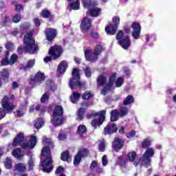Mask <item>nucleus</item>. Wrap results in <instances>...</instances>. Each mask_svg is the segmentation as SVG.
<instances>
[{"mask_svg":"<svg viewBox=\"0 0 176 176\" xmlns=\"http://www.w3.org/2000/svg\"><path fill=\"white\" fill-rule=\"evenodd\" d=\"M105 31L108 35H115L116 34V31H118V28L116 25L111 24L105 28Z\"/></svg>","mask_w":176,"mask_h":176,"instance_id":"obj_23","label":"nucleus"},{"mask_svg":"<svg viewBox=\"0 0 176 176\" xmlns=\"http://www.w3.org/2000/svg\"><path fill=\"white\" fill-rule=\"evenodd\" d=\"M98 149L100 152H104L105 151V140H102L99 144Z\"/></svg>","mask_w":176,"mask_h":176,"instance_id":"obj_42","label":"nucleus"},{"mask_svg":"<svg viewBox=\"0 0 176 176\" xmlns=\"http://www.w3.org/2000/svg\"><path fill=\"white\" fill-rule=\"evenodd\" d=\"M91 36H92V38H98V32H92V33H91Z\"/></svg>","mask_w":176,"mask_h":176,"instance_id":"obj_64","label":"nucleus"},{"mask_svg":"<svg viewBox=\"0 0 176 176\" xmlns=\"http://www.w3.org/2000/svg\"><path fill=\"white\" fill-rule=\"evenodd\" d=\"M45 80V74L41 72H38L35 77L34 81L35 83H41V82H43Z\"/></svg>","mask_w":176,"mask_h":176,"instance_id":"obj_24","label":"nucleus"},{"mask_svg":"<svg viewBox=\"0 0 176 176\" xmlns=\"http://www.w3.org/2000/svg\"><path fill=\"white\" fill-rule=\"evenodd\" d=\"M101 52H102V46L101 45H97L94 52L91 50H87L85 51V58L88 61L94 62L98 59V56H100Z\"/></svg>","mask_w":176,"mask_h":176,"instance_id":"obj_5","label":"nucleus"},{"mask_svg":"<svg viewBox=\"0 0 176 176\" xmlns=\"http://www.w3.org/2000/svg\"><path fill=\"white\" fill-rule=\"evenodd\" d=\"M120 116L119 114V111L118 110H113L111 112V122H116L118 120V118H120Z\"/></svg>","mask_w":176,"mask_h":176,"instance_id":"obj_26","label":"nucleus"},{"mask_svg":"<svg viewBox=\"0 0 176 176\" xmlns=\"http://www.w3.org/2000/svg\"><path fill=\"white\" fill-rule=\"evenodd\" d=\"M1 76L4 79L9 78V72L8 71L7 69H3V71L1 72Z\"/></svg>","mask_w":176,"mask_h":176,"instance_id":"obj_47","label":"nucleus"},{"mask_svg":"<svg viewBox=\"0 0 176 176\" xmlns=\"http://www.w3.org/2000/svg\"><path fill=\"white\" fill-rule=\"evenodd\" d=\"M52 153L49 147H44L41 151V166L44 173H50L53 170L52 165Z\"/></svg>","mask_w":176,"mask_h":176,"instance_id":"obj_3","label":"nucleus"},{"mask_svg":"<svg viewBox=\"0 0 176 176\" xmlns=\"http://www.w3.org/2000/svg\"><path fill=\"white\" fill-rule=\"evenodd\" d=\"M116 38L117 39H120V41H122V39L124 38V36L123 35V31L120 30L117 34Z\"/></svg>","mask_w":176,"mask_h":176,"instance_id":"obj_52","label":"nucleus"},{"mask_svg":"<svg viewBox=\"0 0 176 176\" xmlns=\"http://www.w3.org/2000/svg\"><path fill=\"white\" fill-rule=\"evenodd\" d=\"M45 35L47 39L50 42L57 36V32L55 29L47 28L45 30Z\"/></svg>","mask_w":176,"mask_h":176,"instance_id":"obj_19","label":"nucleus"},{"mask_svg":"<svg viewBox=\"0 0 176 176\" xmlns=\"http://www.w3.org/2000/svg\"><path fill=\"white\" fill-rule=\"evenodd\" d=\"M34 23L36 27H39V25H41V21L38 18L34 19Z\"/></svg>","mask_w":176,"mask_h":176,"instance_id":"obj_61","label":"nucleus"},{"mask_svg":"<svg viewBox=\"0 0 176 176\" xmlns=\"http://www.w3.org/2000/svg\"><path fill=\"white\" fill-rule=\"evenodd\" d=\"M85 114V109L80 108L77 111V118L76 120L80 122V120H83V115Z\"/></svg>","mask_w":176,"mask_h":176,"instance_id":"obj_30","label":"nucleus"},{"mask_svg":"<svg viewBox=\"0 0 176 176\" xmlns=\"http://www.w3.org/2000/svg\"><path fill=\"white\" fill-rule=\"evenodd\" d=\"M64 172V168L63 166H59L56 170V174H61V173Z\"/></svg>","mask_w":176,"mask_h":176,"instance_id":"obj_59","label":"nucleus"},{"mask_svg":"<svg viewBox=\"0 0 176 176\" xmlns=\"http://www.w3.org/2000/svg\"><path fill=\"white\" fill-rule=\"evenodd\" d=\"M96 167H98V164H97V162L94 161L90 166V168L91 170H94Z\"/></svg>","mask_w":176,"mask_h":176,"instance_id":"obj_57","label":"nucleus"},{"mask_svg":"<svg viewBox=\"0 0 176 176\" xmlns=\"http://www.w3.org/2000/svg\"><path fill=\"white\" fill-rule=\"evenodd\" d=\"M90 27H91V21L87 17H85L80 25V30L82 32H86L88 30H90Z\"/></svg>","mask_w":176,"mask_h":176,"instance_id":"obj_16","label":"nucleus"},{"mask_svg":"<svg viewBox=\"0 0 176 176\" xmlns=\"http://www.w3.org/2000/svg\"><path fill=\"white\" fill-rule=\"evenodd\" d=\"M19 57L16 54H12L9 60L10 65H13Z\"/></svg>","mask_w":176,"mask_h":176,"instance_id":"obj_40","label":"nucleus"},{"mask_svg":"<svg viewBox=\"0 0 176 176\" xmlns=\"http://www.w3.org/2000/svg\"><path fill=\"white\" fill-rule=\"evenodd\" d=\"M25 47L19 46L17 49L18 53L21 54L23 52H27L30 54H35L38 52V45L35 44V40L32 38V32H29L25 34L23 38Z\"/></svg>","mask_w":176,"mask_h":176,"instance_id":"obj_2","label":"nucleus"},{"mask_svg":"<svg viewBox=\"0 0 176 176\" xmlns=\"http://www.w3.org/2000/svg\"><path fill=\"white\" fill-rule=\"evenodd\" d=\"M123 144H124V142L123 140L116 138L112 144L113 151L118 152V151H120V149H122V148H123Z\"/></svg>","mask_w":176,"mask_h":176,"instance_id":"obj_17","label":"nucleus"},{"mask_svg":"<svg viewBox=\"0 0 176 176\" xmlns=\"http://www.w3.org/2000/svg\"><path fill=\"white\" fill-rule=\"evenodd\" d=\"M63 113H64L63 107L56 106L52 116V124L54 126H60V124H63V120H64Z\"/></svg>","mask_w":176,"mask_h":176,"instance_id":"obj_6","label":"nucleus"},{"mask_svg":"<svg viewBox=\"0 0 176 176\" xmlns=\"http://www.w3.org/2000/svg\"><path fill=\"white\" fill-rule=\"evenodd\" d=\"M72 78L70 80L69 87L72 90H74V89H76L77 86H79L80 87L82 86V84L79 81V69L74 68L72 71Z\"/></svg>","mask_w":176,"mask_h":176,"instance_id":"obj_8","label":"nucleus"},{"mask_svg":"<svg viewBox=\"0 0 176 176\" xmlns=\"http://www.w3.org/2000/svg\"><path fill=\"white\" fill-rule=\"evenodd\" d=\"M40 15L41 17H43L44 19H47L50 16V12H49L47 10H43L40 13Z\"/></svg>","mask_w":176,"mask_h":176,"instance_id":"obj_43","label":"nucleus"},{"mask_svg":"<svg viewBox=\"0 0 176 176\" xmlns=\"http://www.w3.org/2000/svg\"><path fill=\"white\" fill-rule=\"evenodd\" d=\"M5 46L8 50H13V49H14V45L12 42H8Z\"/></svg>","mask_w":176,"mask_h":176,"instance_id":"obj_49","label":"nucleus"},{"mask_svg":"<svg viewBox=\"0 0 176 176\" xmlns=\"http://www.w3.org/2000/svg\"><path fill=\"white\" fill-rule=\"evenodd\" d=\"M124 32H126V34H130V26L126 25L125 26H124Z\"/></svg>","mask_w":176,"mask_h":176,"instance_id":"obj_62","label":"nucleus"},{"mask_svg":"<svg viewBox=\"0 0 176 176\" xmlns=\"http://www.w3.org/2000/svg\"><path fill=\"white\" fill-rule=\"evenodd\" d=\"M131 27L133 29L132 36H133L134 39H138V38H140V34H141V26H140V23L133 22Z\"/></svg>","mask_w":176,"mask_h":176,"instance_id":"obj_12","label":"nucleus"},{"mask_svg":"<svg viewBox=\"0 0 176 176\" xmlns=\"http://www.w3.org/2000/svg\"><path fill=\"white\" fill-rule=\"evenodd\" d=\"M115 80H116V74H113L109 78V83L107 85V77L104 76H99L97 79L98 87H100V86H104L102 90L101 91V94H103V96L108 94V92L111 91V88L112 87V86H113Z\"/></svg>","mask_w":176,"mask_h":176,"instance_id":"obj_4","label":"nucleus"},{"mask_svg":"<svg viewBox=\"0 0 176 176\" xmlns=\"http://www.w3.org/2000/svg\"><path fill=\"white\" fill-rule=\"evenodd\" d=\"M12 156L15 157L16 159H18V160H21L23 157H24V153H23V151H21V148H15L12 152Z\"/></svg>","mask_w":176,"mask_h":176,"instance_id":"obj_22","label":"nucleus"},{"mask_svg":"<svg viewBox=\"0 0 176 176\" xmlns=\"http://www.w3.org/2000/svg\"><path fill=\"white\" fill-rule=\"evenodd\" d=\"M112 21H113V25H116V27L118 28V25H119V24L120 23V17L113 16L112 19Z\"/></svg>","mask_w":176,"mask_h":176,"instance_id":"obj_44","label":"nucleus"},{"mask_svg":"<svg viewBox=\"0 0 176 176\" xmlns=\"http://www.w3.org/2000/svg\"><path fill=\"white\" fill-rule=\"evenodd\" d=\"M133 102H134V97L129 95L124 100L123 105H130V104H133Z\"/></svg>","mask_w":176,"mask_h":176,"instance_id":"obj_29","label":"nucleus"},{"mask_svg":"<svg viewBox=\"0 0 176 176\" xmlns=\"http://www.w3.org/2000/svg\"><path fill=\"white\" fill-rule=\"evenodd\" d=\"M102 166H104V167H105V166H107V164H108V159L107 158V155H104L102 157Z\"/></svg>","mask_w":176,"mask_h":176,"instance_id":"obj_53","label":"nucleus"},{"mask_svg":"<svg viewBox=\"0 0 176 176\" xmlns=\"http://www.w3.org/2000/svg\"><path fill=\"white\" fill-rule=\"evenodd\" d=\"M58 140H60V141H64L65 140H67V135L63 133L59 134Z\"/></svg>","mask_w":176,"mask_h":176,"instance_id":"obj_55","label":"nucleus"},{"mask_svg":"<svg viewBox=\"0 0 176 176\" xmlns=\"http://www.w3.org/2000/svg\"><path fill=\"white\" fill-rule=\"evenodd\" d=\"M68 67V63L65 60L61 61L57 68L58 74H64Z\"/></svg>","mask_w":176,"mask_h":176,"instance_id":"obj_21","label":"nucleus"},{"mask_svg":"<svg viewBox=\"0 0 176 176\" xmlns=\"http://www.w3.org/2000/svg\"><path fill=\"white\" fill-rule=\"evenodd\" d=\"M36 145V137L31 135L28 142L24 140V134L19 133L14 139L12 144L8 145L9 149L13 146H21L22 149H33Z\"/></svg>","mask_w":176,"mask_h":176,"instance_id":"obj_1","label":"nucleus"},{"mask_svg":"<svg viewBox=\"0 0 176 176\" xmlns=\"http://www.w3.org/2000/svg\"><path fill=\"white\" fill-rule=\"evenodd\" d=\"M68 159H69V153L65 151L62 153L61 160L64 162H67Z\"/></svg>","mask_w":176,"mask_h":176,"instance_id":"obj_39","label":"nucleus"},{"mask_svg":"<svg viewBox=\"0 0 176 176\" xmlns=\"http://www.w3.org/2000/svg\"><path fill=\"white\" fill-rule=\"evenodd\" d=\"M15 9L16 12H20V10H23V6L21 4H15Z\"/></svg>","mask_w":176,"mask_h":176,"instance_id":"obj_58","label":"nucleus"},{"mask_svg":"<svg viewBox=\"0 0 176 176\" xmlns=\"http://www.w3.org/2000/svg\"><path fill=\"white\" fill-rule=\"evenodd\" d=\"M88 153H89V150H87L86 148H83V149L80 150L74 157V166L79 164L80 163L82 157L86 156V155H87Z\"/></svg>","mask_w":176,"mask_h":176,"instance_id":"obj_14","label":"nucleus"},{"mask_svg":"<svg viewBox=\"0 0 176 176\" xmlns=\"http://www.w3.org/2000/svg\"><path fill=\"white\" fill-rule=\"evenodd\" d=\"M4 166H5L6 168H7L8 170H10V168H12V159L7 157L4 161Z\"/></svg>","mask_w":176,"mask_h":176,"instance_id":"obj_33","label":"nucleus"},{"mask_svg":"<svg viewBox=\"0 0 176 176\" xmlns=\"http://www.w3.org/2000/svg\"><path fill=\"white\" fill-rule=\"evenodd\" d=\"M47 101H49V93L48 92L45 93L41 98V102H47Z\"/></svg>","mask_w":176,"mask_h":176,"instance_id":"obj_45","label":"nucleus"},{"mask_svg":"<svg viewBox=\"0 0 176 176\" xmlns=\"http://www.w3.org/2000/svg\"><path fill=\"white\" fill-rule=\"evenodd\" d=\"M1 104L3 109L8 112V113H10L13 109L16 108V105L10 104V99L8 98V96L3 97Z\"/></svg>","mask_w":176,"mask_h":176,"instance_id":"obj_11","label":"nucleus"},{"mask_svg":"<svg viewBox=\"0 0 176 176\" xmlns=\"http://www.w3.org/2000/svg\"><path fill=\"white\" fill-rule=\"evenodd\" d=\"M116 131H118V126H116V124L113 122H109L104 129V133L106 135L113 134V133H116Z\"/></svg>","mask_w":176,"mask_h":176,"instance_id":"obj_13","label":"nucleus"},{"mask_svg":"<svg viewBox=\"0 0 176 176\" xmlns=\"http://www.w3.org/2000/svg\"><path fill=\"white\" fill-rule=\"evenodd\" d=\"M84 8H94L97 6V2H91V0H82Z\"/></svg>","mask_w":176,"mask_h":176,"instance_id":"obj_25","label":"nucleus"},{"mask_svg":"<svg viewBox=\"0 0 176 176\" xmlns=\"http://www.w3.org/2000/svg\"><path fill=\"white\" fill-rule=\"evenodd\" d=\"M123 82H124L123 78L122 77L118 78L116 81V87H122V85H123Z\"/></svg>","mask_w":176,"mask_h":176,"instance_id":"obj_46","label":"nucleus"},{"mask_svg":"<svg viewBox=\"0 0 176 176\" xmlns=\"http://www.w3.org/2000/svg\"><path fill=\"white\" fill-rule=\"evenodd\" d=\"M119 43L124 50H127V49L131 46V41L129 36H125L122 39L120 40Z\"/></svg>","mask_w":176,"mask_h":176,"instance_id":"obj_18","label":"nucleus"},{"mask_svg":"<svg viewBox=\"0 0 176 176\" xmlns=\"http://www.w3.org/2000/svg\"><path fill=\"white\" fill-rule=\"evenodd\" d=\"M91 97H93V92H91L90 91H86L82 95V100H89V98H91Z\"/></svg>","mask_w":176,"mask_h":176,"instance_id":"obj_35","label":"nucleus"},{"mask_svg":"<svg viewBox=\"0 0 176 176\" xmlns=\"http://www.w3.org/2000/svg\"><path fill=\"white\" fill-rule=\"evenodd\" d=\"M25 113V109H21L17 111V116L21 117Z\"/></svg>","mask_w":176,"mask_h":176,"instance_id":"obj_60","label":"nucleus"},{"mask_svg":"<svg viewBox=\"0 0 176 176\" xmlns=\"http://www.w3.org/2000/svg\"><path fill=\"white\" fill-rule=\"evenodd\" d=\"M43 142L45 145H52V140L49 138H46V137L43 138Z\"/></svg>","mask_w":176,"mask_h":176,"instance_id":"obj_51","label":"nucleus"},{"mask_svg":"<svg viewBox=\"0 0 176 176\" xmlns=\"http://www.w3.org/2000/svg\"><path fill=\"white\" fill-rule=\"evenodd\" d=\"M25 164L23 163H18L14 166V171H25L26 170Z\"/></svg>","mask_w":176,"mask_h":176,"instance_id":"obj_27","label":"nucleus"},{"mask_svg":"<svg viewBox=\"0 0 176 176\" xmlns=\"http://www.w3.org/2000/svg\"><path fill=\"white\" fill-rule=\"evenodd\" d=\"M126 163H127V159L124 156H120L118 160V164L119 166L126 167Z\"/></svg>","mask_w":176,"mask_h":176,"instance_id":"obj_32","label":"nucleus"},{"mask_svg":"<svg viewBox=\"0 0 176 176\" xmlns=\"http://www.w3.org/2000/svg\"><path fill=\"white\" fill-rule=\"evenodd\" d=\"M85 72L87 78H90V76H91V69H90L89 67H86V69H85Z\"/></svg>","mask_w":176,"mask_h":176,"instance_id":"obj_50","label":"nucleus"},{"mask_svg":"<svg viewBox=\"0 0 176 176\" xmlns=\"http://www.w3.org/2000/svg\"><path fill=\"white\" fill-rule=\"evenodd\" d=\"M129 113V109L127 107H122L120 111H118V114L120 118H123V116H126Z\"/></svg>","mask_w":176,"mask_h":176,"instance_id":"obj_37","label":"nucleus"},{"mask_svg":"<svg viewBox=\"0 0 176 176\" xmlns=\"http://www.w3.org/2000/svg\"><path fill=\"white\" fill-rule=\"evenodd\" d=\"M61 53H63V48L60 45H54L51 47L49 50V54L50 56H46L44 58L45 63H49V61H52V57H53L54 60H56L61 56Z\"/></svg>","mask_w":176,"mask_h":176,"instance_id":"obj_7","label":"nucleus"},{"mask_svg":"<svg viewBox=\"0 0 176 176\" xmlns=\"http://www.w3.org/2000/svg\"><path fill=\"white\" fill-rule=\"evenodd\" d=\"M127 138H133V137H135V131H131V132H129L126 134Z\"/></svg>","mask_w":176,"mask_h":176,"instance_id":"obj_54","label":"nucleus"},{"mask_svg":"<svg viewBox=\"0 0 176 176\" xmlns=\"http://www.w3.org/2000/svg\"><path fill=\"white\" fill-rule=\"evenodd\" d=\"M21 20V15L20 14H16L13 16L14 23H19Z\"/></svg>","mask_w":176,"mask_h":176,"instance_id":"obj_48","label":"nucleus"},{"mask_svg":"<svg viewBox=\"0 0 176 176\" xmlns=\"http://www.w3.org/2000/svg\"><path fill=\"white\" fill-rule=\"evenodd\" d=\"M127 157L129 162H134V160H135V158L137 157V153L134 151L129 152L127 154Z\"/></svg>","mask_w":176,"mask_h":176,"instance_id":"obj_36","label":"nucleus"},{"mask_svg":"<svg viewBox=\"0 0 176 176\" xmlns=\"http://www.w3.org/2000/svg\"><path fill=\"white\" fill-rule=\"evenodd\" d=\"M1 65H10V63H9V60L8 58L3 59L1 60Z\"/></svg>","mask_w":176,"mask_h":176,"instance_id":"obj_56","label":"nucleus"},{"mask_svg":"<svg viewBox=\"0 0 176 176\" xmlns=\"http://www.w3.org/2000/svg\"><path fill=\"white\" fill-rule=\"evenodd\" d=\"M34 65H35V59H32L28 62L27 65L25 67H23V68L25 69L27 68H32Z\"/></svg>","mask_w":176,"mask_h":176,"instance_id":"obj_41","label":"nucleus"},{"mask_svg":"<svg viewBox=\"0 0 176 176\" xmlns=\"http://www.w3.org/2000/svg\"><path fill=\"white\" fill-rule=\"evenodd\" d=\"M105 113H107V111L105 110L101 111L98 113V115H99V118L98 119H94L91 122L92 127H94L96 129L97 126H101V124L104 123V120H105Z\"/></svg>","mask_w":176,"mask_h":176,"instance_id":"obj_10","label":"nucleus"},{"mask_svg":"<svg viewBox=\"0 0 176 176\" xmlns=\"http://www.w3.org/2000/svg\"><path fill=\"white\" fill-rule=\"evenodd\" d=\"M80 94L77 92H73V96L70 97V100L73 104H76L79 101Z\"/></svg>","mask_w":176,"mask_h":176,"instance_id":"obj_28","label":"nucleus"},{"mask_svg":"<svg viewBox=\"0 0 176 176\" xmlns=\"http://www.w3.org/2000/svg\"><path fill=\"white\" fill-rule=\"evenodd\" d=\"M86 13L87 16H91V17H98V16L101 14V8H95V6L89 8V10Z\"/></svg>","mask_w":176,"mask_h":176,"instance_id":"obj_15","label":"nucleus"},{"mask_svg":"<svg viewBox=\"0 0 176 176\" xmlns=\"http://www.w3.org/2000/svg\"><path fill=\"white\" fill-rule=\"evenodd\" d=\"M151 139L149 138L144 139L142 142V148H148V146H151Z\"/></svg>","mask_w":176,"mask_h":176,"instance_id":"obj_38","label":"nucleus"},{"mask_svg":"<svg viewBox=\"0 0 176 176\" xmlns=\"http://www.w3.org/2000/svg\"><path fill=\"white\" fill-rule=\"evenodd\" d=\"M5 111H3L2 109L0 108V120L1 119H3V118H5Z\"/></svg>","mask_w":176,"mask_h":176,"instance_id":"obj_63","label":"nucleus"},{"mask_svg":"<svg viewBox=\"0 0 176 176\" xmlns=\"http://www.w3.org/2000/svg\"><path fill=\"white\" fill-rule=\"evenodd\" d=\"M45 124V121L42 118H38L36 121H34V127L36 129H41Z\"/></svg>","mask_w":176,"mask_h":176,"instance_id":"obj_31","label":"nucleus"},{"mask_svg":"<svg viewBox=\"0 0 176 176\" xmlns=\"http://www.w3.org/2000/svg\"><path fill=\"white\" fill-rule=\"evenodd\" d=\"M155 155V150L152 148H147L142 157V163L147 168L151 167V157Z\"/></svg>","mask_w":176,"mask_h":176,"instance_id":"obj_9","label":"nucleus"},{"mask_svg":"<svg viewBox=\"0 0 176 176\" xmlns=\"http://www.w3.org/2000/svg\"><path fill=\"white\" fill-rule=\"evenodd\" d=\"M71 2V4L67 6L68 9H73V10H79L80 9V3L79 0H67Z\"/></svg>","mask_w":176,"mask_h":176,"instance_id":"obj_20","label":"nucleus"},{"mask_svg":"<svg viewBox=\"0 0 176 176\" xmlns=\"http://www.w3.org/2000/svg\"><path fill=\"white\" fill-rule=\"evenodd\" d=\"M87 131V129L86 128V126L80 125L78 127L77 133H78V134H79V135H83V134H85V133H86Z\"/></svg>","mask_w":176,"mask_h":176,"instance_id":"obj_34","label":"nucleus"}]
</instances>
